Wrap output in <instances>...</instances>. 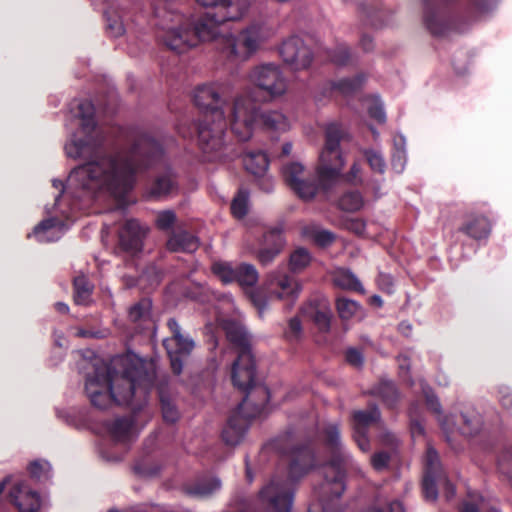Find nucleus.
Instances as JSON below:
<instances>
[{
  "instance_id": "obj_1",
  "label": "nucleus",
  "mask_w": 512,
  "mask_h": 512,
  "mask_svg": "<svg viewBox=\"0 0 512 512\" xmlns=\"http://www.w3.org/2000/svg\"><path fill=\"white\" fill-rule=\"evenodd\" d=\"M94 113L91 101L78 103L76 118L79 129L72 134L64 149L69 158L88 161L73 169L66 183L56 178L52 180V186L58 193L53 206L45 207L49 217L33 229L32 235L38 242H54L63 236L68 227L58 215L69 220L76 211L88 208L93 200L101 197L123 200L133 189L137 172L156 165L164 158L162 146L143 132L133 135L129 151L101 155L111 142L97 127Z\"/></svg>"
},
{
  "instance_id": "obj_2",
  "label": "nucleus",
  "mask_w": 512,
  "mask_h": 512,
  "mask_svg": "<svg viewBox=\"0 0 512 512\" xmlns=\"http://www.w3.org/2000/svg\"><path fill=\"white\" fill-rule=\"evenodd\" d=\"M153 385L152 378L141 366L126 357H115L110 363L95 360L85 381V392L91 404L100 410L119 405L141 408Z\"/></svg>"
},
{
  "instance_id": "obj_3",
  "label": "nucleus",
  "mask_w": 512,
  "mask_h": 512,
  "mask_svg": "<svg viewBox=\"0 0 512 512\" xmlns=\"http://www.w3.org/2000/svg\"><path fill=\"white\" fill-rule=\"evenodd\" d=\"M155 14L158 18L157 37L165 46L177 53L195 47L200 42L217 39L225 23L216 10L194 19L166 8H157Z\"/></svg>"
},
{
  "instance_id": "obj_4",
  "label": "nucleus",
  "mask_w": 512,
  "mask_h": 512,
  "mask_svg": "<svg viewBox=\"0 0 512 512\" xmlns=\"http://www.w3.org/2000/svg\"><path fill=\"white\" fill-rule=\"evenodd\" d=\"M325 435L333 456L323 467L324 482L314 489L308 512H338V501L345 490L343 469L351 461L350 454L341 445L337 424L328 425Z\"/></svg>"
},
{
  "instance_id": "obj_5",
  "label": "nucleus",
  "mask_w": 512,
  "mask_h": 512,
  "mask_svg": "<svg viewBox=\"0 0 512 512\" xmlns=\"http://www.w3.org/2000/svg\"><path fill=\"white\" fill-rule=\"evenodd\" d=\"M228 120L231 131L240 141H248L257 127L269 132H285L290 127L281 111L261 110L247 93L234 97Z\"/></svg>"
},
{
  "instance_id": "obj_6",
  "label": "nucleus",
  "mask_w": 512,
  "mask_h": 512,
  "mask_svg": "<svg viewBox=\"0 0 512 512\" xmlns=\"http://www.w3.org/2000/svg\"><path fill=\"white\" fill-rule=\"evenodd\" d=\"M274 30L267 21L255 20L238 31L220 38L222 52L232 61H247L272 37Z\"/></svg>"
},
{
  "instance_id": "obj_7",
  "label": "nucleus",
  "mask_w": 512,
  "mask_h": 512,
  "mask_svg": "<svg viewBox=\"0 0 512 512\" xmlns=\"http://www.w3.org/2000/svg\"><path fill=\"white\" fill-rule=\"evenodd\" d=\"M225 117L206 116L197 124V145L205 161H222L233 153L227 140Z\"/></svg>"
},
{
  "instance_id": "obj_8",
  "label": "nucleus",
  "mask_w": 512,
  "mask_h": 512,
  "mask_svg": "<svg viewBox=\"0 0 512 512\" xmlns=\"http://www.w3.org/2000/svg\"><path fill=\"white\" fill-rule=\"evenodd\" d=\"M265 285L269 297L263 295L260 291H254L250 296L260 315L268 308L269 298L286 300L288 308H292L302 290V285L295 278L280 269H276L267 275Z\"/></svg>"
},
{
  "instance_id": "obj_9",
  "label": "nucleus",
  "mask_w": 512,
  "mask_h": 512,
  "mask_svg": "<svg viewBox=\"0 0 512 512\" xmlns=\"http://www.w3.org/2000/svg\"><path fill=\"white\" fill-rule=\"evenodd\" d=\"M234 92L231 80H219L198 85L193 92L195 105L214 117H226L224 107Z\"/></svg>"
},
{
  "instance_id": "obj_10",
  "label": "nucleus",
  "mask_w": 512,
  "mask_h": 512,
  "mask_svg": "<svg viewBox=\"0 0 512 512\" xmlns=\"http://www.w3.org/2000/svg\"><path fill=\"white\" fill-rule=\"evenodd\" d=\"M248 80L272 99L283 96L288 88L287 79L281 67L275 63L254 66L248 73Z\"/></svg>"
},
{
  "instance_id": "obj_11",
  "label": "nucleus",
  "mask_w": 512,
  "mask_h": 512,
  "mask_svg": "<svg viewBox=\"0 0 512 512\" xmlns=\"http://www.w3.org/2000/svg\"><path fill=\"white\" fill-rule=\"evenodd\" d=\"M171 336L164 339L163 345L170 359L171 368L176 375L181 374L185 360L190 356L195 347L194 340L183 331L174 318L167 321Z\"/></svg>"
},
{
  "instance_id": "obj_12",
  "label": "nucleus",
  "mask_w": 512,
  "mask_h": 512,
  "mask_svg": "<svg viewBox=\"0 0 512 512\" xmlns=\"http://www.w3.org/2000/svg\"><path fill=\"white\" fill-rule=\"evenodd\" d=\"M279 53L283 61L295 71L308 69L314 59L311 48L298 36L283 41Z\"/></svg>"
},
{
  "instance_id": "obj_13",
  "label": "nucleus",
  "mask_w": 512,
  "mask_h": 512,
  "mask_svg": "<svg viewBox=\"0 0 512 512\" xmlns=\"http://www.w3.org/2000/svg\"><path fill=\"white\" fill-rule=\"evenodd\" d=\"M289 436H283L276 439L272 446L282 454H289V477L291 480H297L304 476L314 465V454L308 447L292 448L290 451L284 449Z\"/></svg>"
},
{
  "instance_id": "obj_14",
  "label": "nucleus",
  "mask_w": 512,
  "mask_h": 512,
  "mask_svg": "<svg viewBox=\"0 0 512 512\" xmlns=\"http://www.w3.org/2000/svg\"><path fill=\"white\" fill-rule=\"evenodd\" d=\"M8 498L19 512H40L44 499L25 481H15L9 489Z\"/></svg>"
},
{
  "instance_id": "obj_15",
  "label": "nucleus",
  "mask_w": 512,
  "mask_h": 512,
  "mask_svg": "<svg viewBox=\"0 0 512 512\" xmlns=\"http://www.w3.org/2000/svg\"><path fill=\"white\" fill-rule=\"evenodd\" d=\"M342 131L337 124H329L325 132V145L319 155L318 166L343 168L345 159L340 149Z\"/></svg>"
},
{
  "instance_id": "obj_16",
  "label": "nucleus",
  "mask_w": 512,
  "mask_h": 512,
  "mask_svg": "<svg viewBox=\"0 0 512 512\" xmlns=\"http://www.w3.org/2000/svg\"><path fill=\"white\" fill-rule=\"evenodd\" d=\"M256 368L251 351L238 352L232 364L231 378L233 385L243 392H248L255 380Z\"/></svg>"
},
{
  "instance_id": "obj_17",
  "label": "nucleus",
  "mask_w": 512,
  "mask_h": 512,
  "mask_svg": "<svg viewBox=\"0 0 512 512\" xmlns=\"http://www.w3.org/2000/svg\"><path fill=\"white\" fill-rule=\"evenodd\" d=\"M441 476V464L437 451L428 447L425 457V473L423 478V494L427 501L434 502L438 498L439 477Z\"/></svg>"
},
{
  "instance_id": "obj_18",
  "label": "nucleus",
  "mask_w": 512,
  "mask_h": 512,
  "mask_svg": "<svg viewBox=\"0 0 512 512\" xmlns=\"http://www.w3.org/2000/svg\"><path fill=\"white\" fill-rule=\"evenodd\" d=\"M380 417V411L375 405L371 406L368 410H359L353 413V437L363 452H367L370 449L367 429L372 424L378 422Z\"/></svg>"
},
{
  "instance_id": "obj_19",
  "label": "nucleus",
  "mask_w": 512,
  "mask_h": 512,
  "mask_svg": "<svg viewBox=\"0 0 512 512\" xmlns=\"http://www.w3.org/2000/svg\"><path fill=\"white\" fill-rule=\"evenodd\" d=\"M147 232L148 228L142 226L138 220L128 219L119 234L121 247L130 253L141 251Z\"/></svg>"
},
{
  "instance_id": "obj_20",
  "label": "nucleus",
  "mask_w": 512,
  "mask_h": 512,
  "mask_svg": "<svg viewBox=\"0 0 512 512\" xmlns=\"http://www.w3.org/2000/svg\"><path fill=\"white\" fill-rule=\"evenodd\" d=\"M106 20V31L114 38H118L126 32L129 12L119 2H112L104 12Z\"/></svg>"
},
{
  "instance_id": "obj_21",
  "label": "nucleus",
  "mask_w": 512,
  "mask_h": 512,
  "mask_svg": "<svg viewBox=\"0 0 512 512\" xmlns=\"http://www.w3.org/2000/svg\"><path fill=\"white\" fill-rule=\"evenodd\" d=\"M284 245L285 240L279 229L267 231L263 235V245L258 251V260L262 265L270 264L281 252Z\"/></svg>"
},
{
  "instance_id": "obj_22",
  "label": "nucleus",
  "mask_w": 512,
  "mask_h": 512,
  "mask_svg": "<svg viewBox=\"0 0 512 512\" xmlns=\"http://www.w3.org/2000/svg\"><path fill=\"white\" fill-rule=\"evenodd\" d=\"M107 429L111 438L117 443H129L138 435V430L131 417L116 418L108 423Z\"/></svg>"
},
{
  "instance_id": "obj_23",
  "label": "nucleus",
  "mask_w": 512,
  "mask_h": 512,
  "mask_svg": "<svg viewBox=\"0 0 512 512\" xmlns=\"http://www.w3.org/2000/svg\"><path fill=\"white\" fill-rule=\"evenodd\" d=\"M250 6L251 0H221L216 12L225 23L239 21L248 13Z\"/></svg>"
},
{
  "instance_id": "obj_24",
  "label": "nucleus",
  "mask_w": 512,
  "mask_h": 512,
  "mask_svg": "<svg viewBox=\"0 0 512 512\" xmlns=\"http://www.w3.org/2000/svg\"><path fill=\"white\" fill-rule=\"evenodd\" d=\"M248 430L247 421L239 414L229 418L222 431V439L228 446H236L242 442Z\"/></svg>"
},
{
  "instance_id": "obj_25",
  "label": "nucleus",
  "mask_w": 512,
  "mask_h": 512,
  "mask_svg": "<svg viewBox=\"0 0 512 512\" xmlns=\"http://www.w3.org/2000/svg\"><path fill=\"white\" fill-rule=\"evenodd\" d=\"M459 431L463 435L474 436L480 433L484 427L481 413L473 406L465 407L460 413Z\"/></svg>"
},
{
  "instance_id": "obj_26",
  "label": "nucleus",
  "mask_w": 512,
  "mask_h": 512,
  "mask_svg": "<svg viewBox=\"0 0 512 512\" xmlns=\"http://www.w3.org/2000/svg\"><path fill=\"white\" fill-rule=\"evenodd\" d=\"M167 249L171 252H195L199 247V240L187 231L180 230L173 232L166 243Z\"/></svg>"
},
{
  "instance_id": "obj_27",
  "label": "nucleus",
  "mask_w": 512,
  "mask_h": 512,
  "mask_svg": "<svg viewBox=\"0 0 512 512\" xmlns=\"http://www.w3.org/2000/svg\"><path fill=\"white\" fill-rule=\"evenodd\" d=\"M227 339L239 349V352L250 349V335L246 331L245 327L241 324L228 321L224 326Z\"/></svg>"
},
{
  "instance_id": "obj_28",
  "label": "nucleus",
  "mask_w": 512,
  "mask_h": 512,
  "mask_svg": "<svg viewBox=\"0 0 512 512\" xmlns=\"http://www.w3.org/2000/svg\"><path fill=\"white\" fill-rule=\"evenodd\" d=\"M343 168L317 166L316 177L318 188L324 193L330 192L339 182Z\"/></svg>"
},
{
  "instance_id": "obj_29",
  "label": "nucleus",
  "mask_w": 512,
  "mask_h": 512,
  "mask_svg": "<svg viewBox=\"0 0 512 512\" xmlns=\"http://www.w3.org/2000/svg\"><path fill=\"white\" fill-rule=\"evenodd\" d=\"M245 169L251 174L261 177L264 176L269 167V160L263 151L247 152L243 156Z\"/></svg>"
},
{
  "instance_id": "obj_30",
  "label": "nucleus",
  "mask_w": 512,
  "mask_h": 512,
  "mask_svg": "<svg viewBox=\"0 0 512 512\" xmlns=\"http://www.w3.org/2000/svg\"><path fill=\"white\" fill-rule=\"evenodd\" d=\"M334 284L345 290L364 293L365 290L357 276L348 268H337L333 274Z\"/></svg>"
},
{
  "instance_id": "obj_31",
  "label": "nucleus",
  "mask_w": 512,
  "mask_h": 512,
  "mask_svg": "<svg viewBox=\"0 0 512 512\" xmlns=\"http://www.w3.org/2000/svg\"><path fill=\"white\" fill-rule=\"evenodd\" d=\"M221 488V480L218 477H208L198 480L193 486L187 489L191 496L205 498Z\"/></svg>"
},
{
  "instance_id": "obj_32",
  "label": "nucleus",
  "mask_w": 512,
  "mask_h": 512,
  "mask_svg": "<svg viewBox=\"0 0 512 512\" xmlns=\"http://www.w3.org/2000/svg\"><path fill=\"white\" fill-rule=\"evenodd\" d=\"M461 512H500L494 502L485 499L477 493H469L463 503Z\"/></svg>"
},
{
  "instance_id": "obj_33",
  "label": "nucleus",
  "mask_w": 512,
  "mask_h": 512,
  "mask_svg": "<svg viewBox=\"0 0 512 512\" xmlns=\"http://www.w3.org/2000/svg\"><path fill=\"white\" fill-rule=\"evenodd\" d=\"M336 308L342 320L361 319L364 316L363 307L358 302L346 297L337 299Z\"/></svg>"
},
{
  "instance_id": "obj_34",
  "label": "nucleus",
  "mask_w": 512,
  "mask_h": 512,
  "mask_svg": "<svg viewBox=\"0 0 512 512\" xmlns=\"http://www.w3.org/2000/svg\"><path fill=\"white\" fill-rule=\"evenodd\" d=\"M308 310H311V318L317 327L321 331H328L330 328L332 313L330 308L327 306L326 301L320 302L319 307L315 309L313 307V303H309L308 306L303 308V312L307 313Z\"/></svg>"
},
{
  "instance_id": "obj_35",
  "label": "nucleus",
  "mask_w": 512,
  "mask_h": 512,
  "mask_svg": "<svg viewBox=\"0 0 512 512\" xmlns=\"http://www.w3.org/2000/svg\"><path fill=\"white\" fill-rule=\"evenodd\" d=\"M461 230L474 239H482L490 234L491 224L486 217L477 216L472 218Z\"/></svg>"
},
{
  "instance_id": "obj_36",
  "label": "nucleus",
  "mask_w": 512,
  "mask_h": 512,
  "mask_svg": "<svg viewBox=\"0 0 512 512\" xmlns=\"http://www.w3.org/2000/svg\"><path fill=\"white\" fill-rule=\"evenodd\" d=\"M259 279L256 267L249 263H237L235 282L241 287H253Z\"/></svg>"
},
{
  "instance_id": "obj_37",
  "label": "nucleus",
  "mask_w": 512,
  "mask_h": 512,
  "mask_svg": "<svg viewBox=\"0 0 512 512\" xmlns=\"http://www.w3.org/2000/svg\"><path fill=\"white\" fill-rule=\"evenodd\" d=\"M371 393L379 397L388 407H394L399 398L397 388L392 381H381Z\"/></svg>"
},
{
  "instance_id": "obj_38",
  "label": "nucleus",
  "mask_w": 512,
  "mask_h": 512,
  "mask_svg": "<svg viewBox=\"0 0 512 512\" xmlns=\"http://www.w3.org/2000/svg\"><path fill=\"white\" fill-rule=\"evenodd\" d=\"M302 235L313 240L316 244L322 247L329 246L335 239V236L332 232L320 229L314 224L303 227Z\"/></svg>"
},
{
  "instance_id": "obj_39",
  "label": "nucleus",
  "mask_w": 512,
  "mask_h": 512,
  "mask_svg": "<svg viewBox=\"0 0 512 512\" xmlns=\"http://www.w3.org/2000/svg\"><path fill=\"white\" fill-rule=\"evenodd\" d=\"M282 177L286 185L293 190L299 180L306 176L304 166L299 162H290L282 166Z\"/></svg>"
},
{
  "instance_id": "obj_40",
  "label": "nucleus",
  "mask_w": 512,
  "mask_h": 512,
  "mask_svg": "<svg viewBox=\"0 0 512 512\" xmlns=\"http://www.w3.org/2000/svg\"><path fill=\"white\" fill-rule=\"evenodd\" d=\"M92 285L89 280L80 275L74 279V301L78 305H87L90 302Z\"/></svg>"
},
{
  "instance_id": "obj_41",
  "label": "nucleus",
  "mask_w": 512,
  "mask_h": 512,
  "mask_svg": "<svg viewBox=\"0 0 512 512\" xmlns=\"http://www.w3.org/2000/svg\"><path fill=\"white\" fill-rule=\"evenodd\" d=\"M177 189L174 176L171 172L156 179L151 188V194L155 197H164L172 194Z\"/></svg>"
},
{
  "instance_id": "obj_42",
  "label": "nucleus",
  "mask_w": 512,
  "mask_h": 512,
  "mask_svg": "<svg viewBox=\"0 0 512 512\" xmlns=\"http://www.w3.org/2000/svg\"><path fill=\"white\" fill-rule=\"evenodd\" d=\"M364 206V198L359 191H348L338 200V207L346 212H357Z\"/></svg>"
},
{
  "instance_id": "obj_43",
  "label": "nucleus",
  "mask_w": 512,
  "mask_h": 512,
  "mask_svg": "<svg viewBox=\"0 0 512 512\" xmlns=\"http://www.w3.org/2000/svg\"><path fill=\"white\" fill-rule=\"evenodd\" d=\"M212 271L224 284L235 282L236 264L218 261L213 263Z\"/></svg>"
},
{
  "instance_id": "obj_44",
  "label": "nucleus",
  "mask_w": 512,
  "mask_h": 512,
  "mask_svg": "<svg viewBox=\"0 0 512 512\" xmlns=\"http://www.w3.org/2000/svg\"><path fill=\"white\" fill-rule=\"evenodd\" d=\"M152 302L143 298L129 309V319L133 322H142L150 318Z\"/></svg>"
},
{
  "instance_id": "obj_45",
  "label": "nucleus",
  "mask_w": 512,
  "mask_h": 512,
  "mask_svg": "<svg viewBox=\"0 0 512 512\" xmlns=\"http://www.w3.org/2000/svg\"><path fill=\"white\" fill-rule=\"evenodd\" d=\"M318 190L317 183L305 176L299 180L292 191L302 200L308 201L316 196Z\"/></svg>"
},
{
  "instance_id": "obj_46",
  "label": "nucleus",
  "mask_w": 512,
  "mask_h": 512,
  "mask_svg": "<svg viewBox=\"0 0 512 512\" xmlns=\"http://www.w3.org/2000/svg\"><path fill=\"white\" fill-rule=\"evenodd\" d=\"M365 81L363 75L354 78H345L333 83V88L343 95H350L360 89Z\"/></svg>"
},
{
  "instance_id": "obj_47",
  "label": "nucleus",
  "mask_w": 512,
  "mask_h": 512,
  "mask_svg": "<svg viewBox=\"0 0 512 512\" xmlns=\"http://www.w3.org/2000/svg\"><path fill=\"white\" fill-rule=\"evenodd\" d=\"M311 262V255L305 248L296 249L289 259V266L292 272L297 273L304 270Z\"/></svg>"
},
{
  "instance_id": "obj_48",
  "label": "nucleus",
  "mask_w": 512,
  "mask_h": 512,
  "mask_svg": "<svg viewBox=\"0 0 512 512\" xmlns=\"http://www.w3.org/2000/svg\"><path fill=\"white\" fill-rule=\"evenodd\" d=\"M363 154L372 171L379 174H384L386 171V161L380 151H376L374 149H364Z\"/></svg>"
},
{
  "instance_id": "obj_49",
  "label": "nucleus",
  "mask_w": 512,
  "mask_h": 512,
  "mask_svg": "<svg viewBox=\"0 0 512 512\" xmlns=\"http://www.w3.org/2000/svg\"><path fill=\"white\" fill-rule=\"evenodd\" d=\"M423 393L425 395L426 404H427L428 408L437 415L438 421L440 422L442 427L444 429H447V421L443 416L442 407L439 402V399L437 398V396L434 395L432 390L428 387L423 388Z\"/></svg>"
},
{
  "instance_id": "obj_50",
  "label": "nucleus",
  "mask_w": 512,
  "mask_h": 512,
  "mask_svg": "<svg viewBox=\"0 0 512 512\" xmlns=\"http://www.w3.org/2000/svg\"><path fill=\"white\" fill-rule=\"evenodd\" d=\"M160 401L164 421L167 423H175L179 419V411L175 403L163 393L160 395Z\"/></svg>"
},
{
  "instance_id": "obj_51",
  "label": "nucleus",
  "mask_w": 512,
  "mask_h": 512,
  "mask_svg": "<svg viewBox=\"0 0 512 512\" xmlns=\"http://www.w3.org/2000/svg\"><path fill=\"white\" fill-rule=\"evenodd\" d=\"M249 193L247 190H240L231 204V211L237 218H243L248 211Z\"/></svg>"
},
{
  "instance_id": "obj_52",
  "label": "nucleus",
  "mask_w": 512,
  "mask_h": 512,
  "mask_svg": "<svg viewBox=\"0 0 512 512\" xmlns=\"http://www.w3.org/2000/svg\"><path fill=\"white\" fill-rule=\"evenodd\" d=\"M177 216L173 210H161L156 213L155 225L159 230L169 231L176 224Z\"/></svg>"
},
{
  "instance_id": "obj_53",
  "label": "nucleus",
  "mask_w": 512,
  "mask_h": 512,
  "mask_svg": "<svg viewBox=\"0 0 512 512\" xmlns=\"http://www.w3.org/2000/svg\"><path fill=\"white\" fill-rule=\"evenodd\" d=\"M498 469L510 481H512V446L506 447L498 457Z\"/></svg>"
},
{
  "instance_id": "obj_54",
  "label": "nucleus",
  "mask_w": 512,
  "mask_h": 512,
  "mask_svg": "<svg viewBox=\"0 0 512 512\" xmlns=\"http://www.w3.org/2000/svg\"><path fill=\"white\" fill-rule=\"evenodd\" d=\"M29 473L33 478L46 480L50 477L51 466L44 460H35L28 467Z\"/></svg>"
},
{
  "instance_id": "obj_55",
  "label": "nucleus",
  "mask_w": 512,
  "mask_h": 512,
  "mask_svg": "<svg viewBox=\"0 0 512 512\" xmlns=\"http://www.w3.org/2000/svg\"><path fill=\"white\" fill-rule=\"evenodd\" d=\"M369 115L379 123L386 121V113L382 101L378 96H373L368 107Z\"/></svg>"
},
{
  "instance_id": "obj_56",
  "label": "nucleus",
  "mask_w": 512,
  "mask_h": 512,
  "mask_svg": "<svg viewBox=\"0 0 512 512\" xmlns=\"http://www.w3.org/2000/svg\"><path fill=\"white\" fill-rule=\"evenodd\" d=\"M331 61L338 65L344 66L350 62L351 55L346 45L341 44L337 46L330 54Z\"/></svg>"
},
{
  "instance_id": "obj_57",
  "label": "nucleus",
  "mask_w": 512,
  "mask_h": 512,
  "mask_svg": "<svg viewBox=\"0 0 512 512\" xmlns=\"http://www.w3.org/2000/svg\"><path fill=\"white\" fill-rule=\"evenodd\" d=\"M287 340L293 342L300 339L302 335V324L298 317H293L288 322V327L284 332Z\"/></svg>"
},
{
  "instance_id": "obj_58",
  "label": "nucleus",
  "mask_w": 512,
  "mask_h": 512,
  "mask_svg": "<svg viewBox=\"0 0 512 512\" xmlns=\"http://www.w3.org/2000/svg\"><path fill=\"white\" fill-rule=\"evenodd\" d=\"M424 21L431 33L435 35H440L443 33V24L438 19V17L428 9V7H426L424 12Z\"/></svg>"
},
{
  "instance_id": "obj_59",
  "label": "nucleus",
  "mask_w": 512,
  "mask_h": 512,
  "mask_svg": "<svg viewBox=\"0 0 512 512\" xmlns=\"http://www.w3.org/2000/svg\"><path fill=\"white\" fill-rule=\"evenodd\" d=\"M407 163L406 151L392 152L391 167L397 174H401Z\"/></svg>"
},
{
  "instance_id": "obj_60",
  "label": "nucleus",
  "mask_w": 512,
  "mask_h": 512,
  "mask_svg": "<svg viewBox=\"0 0 512 512\" xmlns=\"http://www.w3.org/2000/svg\"><path fill=\"white\" fill-rule=\"evenodd\" d=\"M361 171L362 169L359 163L354 162L349 171L343 175V178L348 184L359 185L362 183Z\"/></svg>"
},
{
  "instance_id": "obj_61",
  "label": "nucleus",
  "mask_w": 512,
  "mask_h": 512,
  "mask_svg": "<svg viewBox=\"0 0 512 512\" xmlns=\"http://www.w3.org/2000/svg\"><path fill=\"white\" fill-rule=\"evenodd\" d=\"M346 361L356 368H361L364 364V357L362 352L358 349L349 348L346 351Z\"/></svg>"
},
{
  "instance_id": "obj_62",
  "label": "nucleus",
  "mask_w": 512,
  "mask_h": 512,
  "mask_svg": "<svg viewBox=\"0 0 512 512\" xmlns=\"http://www.w3.org/2000/svg\"><path fill=\"white\" fill-rule=\"evenodd\" d=\"M389 455L386 452H379L371 457V464L377 471L385 469L389 463Z\"/></svg>"
},
{
  "instance_id": "obj_63",
  "label": "nucleus",
  "mask_w": 512,
  "mask_h": 512,
  "mask_svg": "<svg viewBox=\"0 0 512 512\" xmlns=\"http://www.w3.org/2000/svg\"><path fill=\"white\" fill-rule=\"evenodd\" d=\"M377 284L382 291L389 294L393 292L394 283L392 277L389 274L379 273L377 277Z\"/></svg>"
},
{
  "instance_id": "obj_64",
  "label": "nucleus",
  "mask_w": 512,
  "mask_h": 512,
  "mask_svg": "<svg viewBox=\"0 0 512 512\" xmlns=\"http://www.w3.org/2000/svg\"><path fill=\"white\" fill-rule=\"evenodd\" d=\"M499 401L504 409L512 413V391L509 388L499 390Z\"/></svg>"
}]
</instances>
